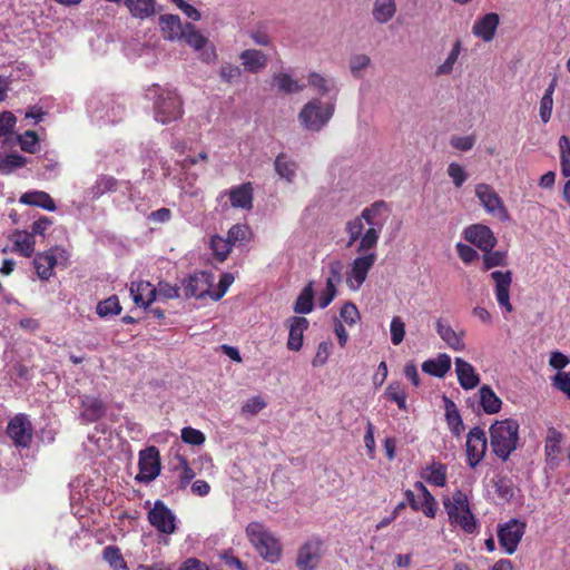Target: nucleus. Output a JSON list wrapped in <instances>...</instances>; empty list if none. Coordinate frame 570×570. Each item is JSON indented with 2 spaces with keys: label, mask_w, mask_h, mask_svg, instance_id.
I'll list each match as a JSON object with an SVG mask.
<instances>
[{
  "label": "nucleus",
  "mask_w": 570,
  "mask_h": 570,
  "mask_svg": "<svg viewBox=\"0 0 570 570\" xmlns=\"http://www.w3.org/2000/svg\"><path fill=\"white\" fill-rule=\"evenodd\" d=\"M448 175L456 188H460L468 179L465 169L458 163H451L448 166Z\"/></svg>",
  "instance_id": "nucleus-56"
},
{
  "label": "nucleus",
  "mask_w": 570,
  "mask_h": 570,
  "mask_svg": "<svg viewBox=\"0 0 570 570\" xmlns=\"http://www.w3.org/2000/svg\"><path fill=\"white\" fill-rule=\"evenodd\" d=\"M159 26L164 37L168 40H179L184 36L185 26L178 16L163 14L159 18Z\"/></svg>",
  "instance_id": "nucleus-25"
},
{
  "label": "nucleus",
  "mask_w": 570,
  "mask_h": 570,
  "mask_svg": "<svg viewBox=\"0 0 570 570\" xmlns=\"http://www.w3.org/2000/svg\"><path fill=\"white\" fill-rule=\"evenodd\" d=\"M451 368V357L448 354H439L435 358L423 362V372L436 376L443 377Z\"/></svg>",
  "instance_id": "nucleus-32"
},
{
  "label": "nucleus",
  "mask_w": 570,
  "mask_h": 570,
  "mask_svg": "<svg viewBox=\"0 0 570 570\" xmlns=\"http://www.w3.org/2000/svg\"><path fill=\"white\" fill-rule=\"evenodd\" d=\"M462 51V41L460 39H456L454 43L452 45V48L450 52L448 53V57L445 60L436 67L435 69V76L442 77V76H450L453 72L454 65L458 62L459 57Z\"/></svg>",
  "instance_id": "nucleus-37"
},
{
  "label": "nucleus",
  "mask_w": 570,
  "mask_h": 570,
  "mask_svg": "<svg viewBox=\"0 0 570 570\" xmlns=\"http://www.w3.org/2000/svg\"><path fill=\"white\" fill-rule=\"evenodd\" d=\"M323 557V541L313 538L306 541L297 552L296 567L299 570H315Z\"/></svg>",
  "instance_id": "nucleus-11"
},
{
  "label": "nucleus",
  "mask_w": 570,
  "mask_h": 570,
  "mask_svg": "<svg viewBox=\"0 0 570 570\" xmlns=\"http://www.w3.org/2000/svg\"><path fill=\"white\" fill-rule=\"evenodd\" d=\"M421 476L430 484L443 488L446 484V466L441 462L426 465Z\"/></svg>",
  "instance_id": "nucleus-31"
},
{
  "label": "nucleus",
  "mask_w": 570,
  "mask_h": 570,
  "mask_svg": "<svg viewBox=\"0 0 570 570\" xmlns=\"http://www.w3.org/2000/svg\"><path fill=\"white\" fill-rule=\"evenodd\" d=\"M124 2L135 18L146 19L155 14V0H125Z\"/></svg>",
  "instance_id": "nucleus-38"
},
{
  "label": "nucleus",
  "mask_w": 570,
  "mask_h": 570,
  "mask_svg": "<svg viewBox=\"0 0 570 570\" xmlns=\"http://www.w3.org/2000/svg\"><path fill=\"white\" fill-rule=\"evenodd\" d=\"M562 439V434L554 428L548 430L544 441V456L547 464L552 469L559 464Z\"/></svg>",
  "instance_id": "nucleus-20"
},
{
  "label": "nucleus",
  "mask_w": 570,
  "mask_h": 570,
  "mask_svg": "<svg viewBox=\"0 0 570 570\" xmlns=\"http://www.w3.org/2000/svg\"><path fill=\"white\" fill-rule=\"evenodd\" d=\"M139 473L136 481L149 483L160 473V456L156 446H149L139 452Z\"/></svg>",
  "instance_id": "nucleus-9"
},
{
  "label": "nucleus",
  "mask_w": 570,
  "mask_h": 570,
  "mask_svg": "<svg viewBox=\"0 0 570 570\" xmlns=\"http://www.w3.org/2000/svg\"><path fill=\"white\" fill-rule=\"evenodd\" d=\"M80 404L82 407L81 417L87 422L98 421L105 414V404L95 396H81Z\"/></svg>",
  "instance_id": "nucleus-26"
},
{
  "label": "nucleus",
  "mask_w": 570,
  "mask_h": 570,
  "mask_svg": "<svg viewBox=\"0 0 570 570\" xmlns=\"http://www.w3.org/2000/svg\"><path fill=\"white\" fill-rule=\"evenodd\" d=\"M450 144L458 150L468 151L473 148L475 139L473 136H453Z\"/></svg>",
  "instance_id": "nucleus-63"
},
{
  "label": "nucleus",
  "mask_w": 570,
  "mask_h": 570,
  "mask_svg": "<svg viewBox=\"0 0 570 570\" xmlns=\"http://www.w3.org/2000/svg\"><path fill=\"white\" fill-rule=\"evenodd\" d=\"M209 246L210 249L213 250L214 256L220 263L226 261L233 248L229 240L219 235L212 236Z\"/></svg>",
  "instance_id": "nucleus-41"
},
{
  "label": "nucleus",
  "mask_w": 570,
  "mask_h": 570,
  "mask_svg": "<svg viewBox=\"0 0 570 570\" xmlns=\"http://www.w3.org/2000/svg\"><path fill=\"white\" fill-rule=\"evenodd\" d=\"M20 203L41 207L46 210L53 212L56 210V204L49 194L45 191H28L21 195Z\"/></svg>",
  "instance_id": "nucleus-34"
},
{
  "label": "nucleus",
  "mask_w": 570,
  "mask_h": 570,
  "mask_svg": "<svg viewBox=\"0 0 570 570\" xmlns=\"http://www.w3.org/2000/svg\"><path fill=\"white\" fill-rule=\"evenodd\" d=\"M458 381L462 389L472 390L480 383V376L474 367L461 357L454 361Z\"/></svg>",
  "instance_id": "nucleus-21"
},
{
  "label": "nucleus",
  "mask_w": 570,
  "mask_h": 570,
  "mask_svg": "<svg viewBox=\"0 0 570 570\" xmlns=\"http://www.w3.org/2000/svg\"><path fill=\"white\" fill-rule=\"evenodd\" d=\"M331 350H332L331 342H327V341L321 342L317 346L316 354L312 361V365L314 367L323 366L327 362V360L331 355Z\"/></svg>",
  "instance_id": "nucleus-58"
},
{
  "label": "nucleus",
  "mask_w": 570,
  "mask_h": 570,
  "mask_svg": "<svg viewBox=\"0 0 570 570\" xmlns=\"http://www.w3.org/2000/svg\"><path fill=\"white\" fill-rule=\"evenodd\" d=\"M183 114L181 100L173 90H161L155 101V119L161 124L177 120Z\"/></svg>",
  "instance_id": "nucleus-6"
},
{
  "label": "nucleus",
  "mask_w": 570,
  "mask_h": 570,
  "mask_svg": "<svg viewBox=\"0 0 570 570\" xmlns=\"http://www.w3.org/2000/svg\"><path fill=\"white\" fill-rule=\"evenodd\" d=\"M214 277L207 272H196L184 282V291L186 297L203 298L206 295L212 297Z\"/></svg>",
  "instance_id": "nucleus-14"
},
{
  "label": "nucleus",
  "mask_w": 570,
  "mask_h": 570,
  "mask_svg": "<svg viewBox=\"0 0 570 570\" xmlns=\"http://www.w3.org/2000/svg\"><path fill=\"white\" fill-rule=\"evenodd\" d=\"M396 13L395 0H375L372 14L376 22L386 23Z\"/></svg>",
  "instance_id": "nucleus-36"
},
{
  "label": "nucleus",
  "mask_w": 570,
  "mask_h": 570,
  "mask_svg": "<svg viewBox=\"0 0 570 570\" xmlns=\"http://www.w3.org/2000/svg\"><path fill=\"white\" fill-rule=\"evenodd\" d=\"M436 332L445 344L453 351L461 352L465 350L463 331L456 332L451 325L439 320L436 322Z\"/></svg>",
  "instance_id": "nucleus-22"
},
{
  "label": "nucleus",
  "mask_w": 570,
  "mask_h": 570,
  "mask_svg": "<svg viewBox=\"0 0 570 570\" xmlns=\"http://www.w3.org/2000/svg\"><path fill=\"white\" fill-rule=\"evenodd\" d=\"M117 179L109 175H101L97 178L95 185L91 187V194L95 198L100 197L107 191H114L117 187Z\"/></svg>",
  "instance_id": "nucleus-43"
},
{
  "label": "nucleus",
  "mask_w": 570,
  "mask_h": 570,
  "mask_svg": "<svg viewBox=\"0 0 570 570\" xmlns=\"http://www.w3.org/2000/svg\"><path fill=\"white\" fill-rule=\"evenodd\" d=\"M104 559L115 570L126 569V562L120 554L118 548L108 546L104 549Z\"/></svg>",
  "instance_id": "nucleus-51"
},
{
  "label": "nucleus",
  "mask_w": 570,
  "mask_h": 570,
  "mask_svg": "<svg viewBox=\"0 0 570 570\" xmlns=\"http://www.w3.org/2000/svg\"><path fill=\"white\" fill-rule=\"evenodd\" d=\"M232 246L236 245L237 243L248 242L250 238V229L245 224H236L233 225L226 237Z\"/></svg>",
  "instance_id": "nucleus-48"
},
{
  "label": "nucleus",
  "mask_w": 570,
  "mask_h": 570,
  "mask_svg": "<svg viewBox=\"0 0 570 570\" xmlns=\"http://www.w3.org/2000/svg\"><path fill=\"white\" fill-rule=\"evenodd\" d=\"M520 425L514 419L497 420L489 429L490 446L492 452L502 461L519 448Z\"/></svg>",
  "instance_id": "nucleus-2"
},
{
  "label": "nucleus",
  "mask_w": 570,
  "mask_h": 570,
  "mask_svg": "<svg viewBox=\"0 0 570 570\" xmlns=\"http://www.w3.org/2000/svg\"><path fill=\"white\" fill-rule=\"evenodd\" d=\"M13 243L12 250L20 253L24 257H30L35 252V238L31 233L26 230H14L10 236Z\"/></svg>",
  "instance_id": "nucleus-28"
},
{
  "label": "nucleus",
  "mask_w": 570,
  "mask_h": 570,
  "mask_svg": "<svg viewBox=\"0 0 570 570\" xmlns=\"http://www.w3.org/2000/svg\"><path fill=\"white\" fill-rule=\"evenodd\" d=\"M370 65L371 58L365 53H355L350 58V70L355 78H361Z\"/></svg>",
  "instance_id": "nucleus-47"
},
{
  "label": "nucleus",
  "mask_w": 570,
  "mask_h": 570,
  "mask_svg": "<svg viewBox=\"0 0 570 570\" xmlns=\"http://www.w3.org/2000/svg\"><path fill=\"white\" fill-rule=\"evenodd\" d=\"M334 112L335 98L327 102L313 98L303 106L297 118L305 130L318 132L327 126Z\"/></svg>",
  "instance_id": "nucleus-3"
},
{
  "label": "nucleus",
  "mask_w": 570,
  "mask_h": 570,
  "mask_svg": "<svg viewBox=\"0 0 570 570\" xmlns=\"http://www.w3.org/2000/svg\"><path fill=\"white\" fill-rule=\"evenodd\" d=\"M455 248H456V252H458V255L459 257L462 259L463 263L465 264H470L472 263L473 261H475L478 258V252L466 245V244H463V243H458L455 245Z\"/></svg>",
  "instance_id": "nucleus-64"
},
{
  "label": "nucleus",
  "mask_w": 570,
  "mask_h": 570,
  "mask_svg": "<svg viewBox=\"0 0 570 570\" xmlns=\"http://www.w3.org/2000/svg\"><path fill=\"white\" fill-rule=\"evenodd\" d=\"M181 39H184L186 43L195 50L203 49L208 42L207 38H205L191 23L185 24V31Z\"/></svg>",
  "instance_id": "nucleus-42"
},
{
  "label": "nucleus",
  "mask_w": 570,
  "mask_h": 570,
  "mask_svg": "<svg viewBox=\"0 0 570 570\" xmlns=\"http://www.w3.org/2000/svg\"><path fill=\"white\" fill-rule=\"evenodd\" d=\"M559 148L561 174L564 177H570V138L568 136L559 138Z\"/></svg>",
  "instance_id": "nucleus-46"
},
{
  "label": "nucleus",
  "mask_w": 570,
  "mask_h": 570,
  "mask_svg": "<svg viewBox=\"0 0 570 570\" xmlns=\"http://www.w3.org/2000/svg\"><path fill=\"white\" fill-rule=\"evenodd\" d=\"M499 23V14L495 12H489L474 21L472 33L484 42H490L495 36Z\"/></svg>",
  "instance_id": "nucleus-17"
},
{
  "label": "nucleus",
  "mask_w": 570,
  "mask_h": 570,
  "mask_svg": "<svg viewBox=\"0 0 570 570\" xmlns=\"http://www.w3.org/2000/svg\"><path fill=\"white\" fill-rule=\"evenodd\" d=\"M130 296L136 305L147 308L157 298V291L149 282H132L129 287Z\"/></svg>",
  "instance_id": "nucleus-18"
},
{
  "label": "nucleus",
  "mask_w": 570,
  "mask_h": 570,
  "mask_svg": "<svg viewBox=\"0 0 570 570\" xmlns=\"http://www.w3.org/2000/svg\"><path fill=\"white\" fill-rule=\"evenodd\" d=\"M463 236L465 240L475 245L483 252H489L497 245V238L493 232L482 224H475L466 227L463 232Z\"/></svg>",
  "instance_id": "nucleus-15"
},
{
  "label": "nucleus",
  "mask_w": 570,
  "mask_h": 570,
  "mask_svg": "<svg viewBox=\"0 0 570 570\" xmlns=\"http://www.w3.org/2000/svg\"><path fill=\"white\" fill-rule=\"evenodd\" d=\"M483 255V269L489 271L497 266H504L507 264V254L502 250H495L492 249L489 252H484Z\"/></svg>",
  "instance_id": "nucleus-50"
},
{
  "label": "nucleus",
  "mask_w": 570,
  "mask_h": 570,
  "mask_svg": "<svg viewBox=\"0 0 570 570\" xmlns=\"http://www.w3.org/2000/svg\"><path fill=\"white\" fill-rule=\"evenodd\" d=\"M553 386L570 399V372L559 371L552 379Z\"/></svg>",
  "instance_id": "nucleus-61"
},
{
  "label": "nucleus",
  "mask_w": 570,
  "mask_h": 570,
  "mask_svg": "<svg viewBox=\"0 0 570 570\" xmlns=\"http://www.w3.org/2000/svg\"><path fill=\"white\" fill-rule=\"evenodd\" d=\"M246 534L259 556L271 563H276L282 557V544L262 523L250 522Z\"/></svg>",
  "instance_id": "nucleus-4"
},
{
  "label": "nucleus",
  "mask_w": 570,
  "mask_h": 570,
  "mask_svg": "<svg viewBox=\"0 0 570 570\" xmlns=\"http://www.w3.org/2000/svg\"><path fill=\"white\" fill-rule=\"evenodd\" d=\"M7 434L17 448H29L32 441L33 428L28 415L19 413L8 423Z\"/></svg>",
  "instance_id": "nucleus-8"
},
{
  "label": "nucleus",
  "mask_w": 570,
  "mask_h": 570,
  "mask_svg": "<svg viewBox=\"0 0 570 570\" xmlns=\"http://www.w3.org/2000/svg\"><path fill=\"white\" fill-rule=\"evenodd\" d=\"M340 315L342 320L351 326L356 324V322L360 320V312L355 304L351 302H347L342 306Z\"/></svg>",
  "instance_id": "nucleus-59"
},
{
  "label": "nucleus",
  "mask_w": 570,
  "mask_h": 570,
  "mask_svg": "<svg viewBox=\"0 0 570 570\" xmlns=\"http://www.w3.org/2000/svg\"><path fill=\"white\" fill-rule=\"evenodd\" d=\"M239 59L247 72L258 73L267 67V56L257 49H246L240 52Z\"/></svg>",
  "instance_id": "nucleus-23"
},
{
  "label": "nucleus",
  "mask_w": 570,
  "mask_h": 570,
  "mask_svg": "<svg viewBox=\"0 0 570 570\" xmlns=\"http://www.w3.org/2000/svg\"><path fill=\"white\" fill-rule=\"evenodd\" d=\"M444 508L451 524L460 527L465 533L475 532L478 524L470 509L468 497L461 490L452 493L451 498L443 500Z\"/></svg>",
  "instance_id": "nucleus-5"
},
{
  "label": "nucleus",
  "mask_w": 570,
  "mask_h": 570,
  "mask_svg": "<svg viewBox=\"0 0 570 570\" xmlns=\"http://www.w3.org/2000/svg\"><path fill=\"white\" fill-rule=\"evenodd\" d=\"M343 263L340 259H333L328 263L330 276L326 279L328 287H336L342 282Z\"/></svg>",
  "instance_id": "nucleus-55"
},
{
  "label": "nucleus",
  "mask_w": 570,
  "mask_h": 570,
  "mask_svg": "<svg viewBox=\"0 0 570 570\" xmlns=\"http://www.w3.org/2000/svg\"><path fill=\"white\" fill-rule=\"evenodd\" d=\"M385 396L397 404L399 409L406 410V393L401 383L392 382L385 391Z\"/></svg>",
  "instance_id": "nucleus-45"
},
{
  "label": "nucleus",
  "mask_w": 570,
  "mask_h": 570,
  "mask_svg": "<svg viewBox=\"0 0 570 570\" xmlns=\"http://www.w3.org/2000/svg\"><path fill=\"white\" fill-rule=\"evenodd\" d=\"M525 530V524L517 519H512L499 527L498 539L500 546L508 554L517 551Z\"/></svg>",
  "instance_id": "nucleus-12"
},
{
  "label": "nucleus",
  "mask_w": 570,
  "mask_h": 570,
  "mask_svg": "<svg viewBox=\"0 0 570 570\" xmlns=\"http://www.w3.org/2000/svg\"><path fill=\"white\" fill-rule=\"evenodd\" d=\"M148 521L160 533L173 534L176 529V515L174 512L160 500L154 503V507L148 512Z\"/></svg>",
  "instance_id": "nucleus-10"
},
{
  "label": "nucleus",
  "mask_w": 570,
  "mask_h": 570,
  "mask_svg": "<svg viewBox=\"0 0 570 570\" xmlns=\"http://www.w3.org/2000/svg\"><path fill=\"white\" fill-rule=\"evenodd\" d=\"M274 85L281 92L284 94H296L304 89V85H301L297 80L293 79L286 72L275 73L273 77Z\"/></svg>",
  "instance_id": "nucleus-39"
},
{
  "label": "nucleus",
  "mask_w": 570,
  "mask_h": 570,
  "mask_svg": "<svg viewBox=\"0 0 570 570\" xmlns=\"http://www.w3.org/2000/svg\"><path fill=\"white\" fill-rule=\"evenodd\" d=\"M479 402L487 414H497L502 406L501 399L489 385H483L479 390Z\"/></svg>",
  "instance_id": "nucleus-30"
},
{
  "label": "nucleus",
  "mask_w": 570,
  "mask_h": 570,
  "mask_svg": "<svg viewBox=\"0 0 570 570\" xmlns=\"http://www.w3.org/2000/svg\"><path fill=\"white\" fill-rule=\"evenodd\" d=\"M16 122L17 118L11 111H2L0 114V137L11 134Z\"/></svg>",
  "instance_id": "nucleus-60"
},
{
  "label": "nucleus",
  "mask_w": 570,
  "mask_h": 570,
  "mask_svg": "<svg viewBox=\"0 0 570 570\" xmlns=\"http://www.w3.org/2000/svg\"><path fill=\"white\" fill-rule=\"evenodd\" d=\"M27 159L18 154L7 155L2 160H0V174L8 175L12 173L16 168H20L24 166Z\"/></svg>",
  "instance_id": "nucleus-49"
},
{
  "label": "nucleus",
  "mask_w": 570,
  "mask_h": 570,
  "mask_svg": "<svg viewBox=\"0 0 570 570\" xmlns=\"http://www.w3.org/2000/svg\"><path fill=\"white\" fill-rule=\"evenodd\" d=\"M391 341L394 345H400L405 336V324L400 316H394L390 324Z\"/></svg>",
  "instance_id": "nucleus-54"
},
{
  "label": "nucleus",
  "mask_w": 570,
  "mask_h": 570,
  "mask_svg": "<svg viewBox=\"0 0 570 570\" xmlns=\"http://www.w3.org/2000/svg\"><path fill=\"white\" fill-rule=\"evenodd\" d=\"M490 276L494 282V293L498 304L502 308H504L505 312H512L513 307L510 303V287L512 284V273L510 271H494L491 273Z\"/></svg>",
  "instance_id": "nucleus-16"
},
{
  "label": "nucleus",
  "mask_w": 570,
  "mask_h": 570,
  "mask_svg": "<svg viewBox=\"0 0 570 570\" xmlns=\"http://www.w3.org/2000/svg\"><path fill=\"white\" fill-rule=\"evenodd\" d=\"M181 440L190 445H202L206 438L202 431L187 426L181 430Z\"/></svg>",
  "instance_id": "nucleus-57"
},
{
  "label": "nucleus",
  "mask_w": 570,
  "mask_h": 570,
  "mask_svg": "<svg viewBox=\"0 0 570 570\" xmlns=\"http://www.w3.org/2000/svg\"><path fill=\"white\" fill-rule=\"evenodd\" d=\"M475 196L487 213L498 217L500 220L509 219V213L502 199L490 185L478 184L475 186Z\"/></svg>",
  "instance_id": "nucleus-7"
},
{
  "label": "nucleus",
  "mask_w": 570,
  "mask_h": 570,
  "mask_svg": "<svg viewBox=\"0 0 570 570\" xmlns=\"http://www.w3.org/2000/svg\"><path fill=\"white\" fill-rule=\"evenodd\" d=\"M230 204L235 208L249 210L253 207V186L250 183H244L233 187L229 190Z\"/></svg>",
  "instance_id": "nucleus-24"
},
{
  "label": "nucleus",
  "mask_w": 570,
  "mask_h": 570,
  "mask_svg": "<svg viewBox=\"0 0 570 570\" xmlns=\"http://www.w3.org/2000/svg\"><path fill=\"white\" fill-rule=\"evenodd\" d=\"M313 282H309L301 292L294 304V312L297 314H308L313 311L314 289Z\"/></svg>",
  "instance_id": "nucleus-40"
},
{
  "label": "nucleus",
  "mask_w": 570,
  "mask_h": 570,
  "mask_svg": "<svg viewBox=\"0 0 570 570\" xmlns=\"http://www.w3.org/2000/svg\"><path fill=\"white\" fill-rule=\"evenodd\" d=\"M18 142L23 151L33 154L37 150L39 140L35 131L27 130L24 134L18 136Z\"/></svg>",
  "instance_id": "nucleus-53"
},
{
  "label": "nucleus",
  "mask_w": 570,
  "mask_h": 570,
  "mask_svg": "<svg viewBox=\"0 0 570 570\" xmlns=\"http://www.w3.org/2000/svg\"><path fill=\"white\" fill-rule=\"evenodd\" d=\"M274 168L279 178L293 184L296 178L297 164L285 154H279L274 161Z\"/></svg>",
  "instance_id": "nucleus-29"
},
{
  "label": "nucleus",
  "mask_w": 570,
  "mask_h": 570,
  "mask_svg": "<svg viewBox=\"0 0 570 570\" xmlns=\"http://www.w3.org/2000/svg\"><path fill=\"white\" fill-rule=\"evenodd\" d=\"M387 212V204L377 200L345 224L346 246L356 245L355 250L358 254L348 265L345 277L347 287L353 292L361 288L376 262L375 248L386 223Z\"/></svg>",
  "instance_id": "nucleus-1"
},
{
  "label": "nucleus",
  "mask_w": 570,
  "mask_h": 570,
  "mask_svg": "<svg viewBox=\"0 0 570 570\" xmlns=\"http://www.w3.org/2000/svg\"><path fill=\"white\" fill-rule=\"evenodd\" d=\"M488 448L485 432L474 426L466 436V456L471 468H475L484 458Z\"/></svg>",
  "instance_id": "nucleus-13"
},
{
  "label": "nucleus",
  "mask_w": 570,
  "mask_h": 570,
  "mask_svg": "<svg viewBox=\"0 0 570 570\" xmlns=\"http://www.w3.org/2000/svg\"><path fill=\"white\" fill-rule=\"evenodd\" d=\"M288 340L287 348L291 351H299L303 346L304 332L308 328L309 322L303 316H293L287 320Z\"/></svg>",
  "instance_id": "nucleus-19"
},
{
  "label": "nucleus",
  "mask_w": 570,
  "mask_h": 570,
  "mask_svg": "<svg viewBox=\"0 0 570 570\" xmlns=\"http://www.w3.org/2000/svg\"><path fill=\"white\" fill-rule=\"evenodd\" d=\"M219 77L220 79L228 83H235L237 82L242 77V69L240 67L233 65V63H224L219 69Z\"/></svg>",
  "instance_id": "nucleus-52"
},
{
  "label": "nucleus",
  "mask_w": 570,
  "mask_h": 570,
  "mask_svg": "<svg viewBox=\"0 0 570 570\" xmlns=\"http://www.w3.org/2000/svg\"><path fill=\"white\" fill-rule=\"evenodd\" d=\"M266 406V402L261 396L248 399L242 406V412L247 414H257Z\"/></svg>",
  "instance_id": "nucleus-62"
},
{
  "label": "nucleus",
  "mask_w": 570,
  "mask_h": 570,
  "mask_svg": "<svg viewBox=\"0 0 570 570\" xmlns=\"http://www.w3.org/2000/svg\"><path fill=\"white\" fill-rule=\"evenodd\" d=\"M444 407L445 419L450 431L456 436L460 435L464 430V425L455 403L444 396Z\"/></svg>",
  "instance_id": "nucleus-35"
},
{
  "label": "nucleus",
  "mask_w": 570,
  "mask_h": 570,
  "mask_svg": "<svg viewBox=\"0 0 570 570\" xmlns=\"http://www.w3.org/2000/svg\"><path fill=\"white\" fill-rule=\"evenodd\" d=\"M307 83L322 96L333 92L335 97L340 91L337 82L333 77H326L318 72H311L307 76Z\"/></svg>",
  "instance_id": "nucleus-27"
},
{
  "label": "nucleus",
  "mask_w": 570,
  "mask_h": 570,
  "mask_svg": "<svg viewBox=\"0 0 570 570\" xmlns=\"http://www.w3.org/2000/svg\"><path fill=\"white\" fill-rule=\"evenodd\" d=\"M33 265L37 275L41 279L48 281L53 275V268L57 265V257L55 255L48 254L47 252L39 253L33 259Z\"/></svg>",
  "instance_id": "nucleus-33"
},
{
  "label": "nucleus",
  "mask_w": 570,
  "mask_h": 570,
  "mask_svg": "<svg viewBox=\"0 0 570 570\" xmlns=\"http://www.w3.org/2000/svg\"><path fill=\"white\" fill-rule=\"evenodd\" d=\"M96 311L100 317L114 316L120 314L121 306L118 297L114 295L99 302Z\"/></svg>",
  "instance_id": "nucleus-44"
}]
</instances>
